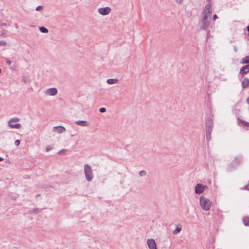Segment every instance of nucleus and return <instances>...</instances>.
<instances>
[{
  "label": "nucleus",
  "mask_w": 249,
  "mask_h": 249,
  "mask_svg": "<svg viewBox=\"0 0 249 249\" xmlns=\"http://www.w3.org/2000/svg\"><path fill=\"white\" fill-rule=\"evenodd\" d=\"M212 12V8L211 4H206L203 11V17L201 21L200 22V27L201 29L206 30L209 27Z\"/></svg>",
  "instance_id": "1"
},
{
  "label": "nucleus",
  "mask_w": 249,
  "mask_h": 249,
  "mask_svg": "<svg viewBox=\"0 0 249 249\" xmlns=\"http://www.w3.org/2000/svg\"><path fill=\"white\" fill-rule=\"evenodd\" d=\"M84 173L86 180L88 182L91 181L94 178V175L92 168L89 164H84Z\"/></svg>",
  "instance_id": "2"
},
{
  "label": "nucleus",
  "mask_w": 249,
  "mask_h": 249,
  "mask_svg": "<svg viewBox=\"0 0 249 249\" xmlns=\"http://www.w3.org/2000/svg\"><path fill=\"white\" fill-rule=\"evenodd\" d=\"M199 204L202 210L207 211L211 208L212 202L209 199L204 196H201L199 199Z\"/></svg>",
  "instance_id": "3"
},
{
  "label": "nucleus",
  "mask_w": 249,
  "mask_h": 249,
  "mask_svg": "<svg viewBox=\"0 0 249 249\" xmlns=\"http://www.w3.org/2000/svg\"><path fill=\"white\" fill-rule=\"evenodd\" d=\"M20 121L19 118L18 117H14L11 118L8 122V125L11 128L19 129L21 127L20 124H13V123H17Z\"/></svg>",
  "instance_id": "4"
},
{
  "label": "nucleus",
  "mask_w": 249,
  "mask_h": 249,
  "mask_svg": "<svg viewBox=\"0 0 249 249\" xmlns=\"http://www.w3.org/2000/svg\"><path fill=\"white\" fill-rule=\"evenodd\" d=\"M206 189L207 186L202 184L198 183L195 186V193L196 194L202 193Z\"/></svg>",
  "instance_id": "5"
},
{
  "label": "nucleus",
  "mask_w": 249,
  "mask_h": 249,
  "mask_svg": "<svg viewBox=\"0 0 249 249\" xmlns=\"http://www.w3.org/2000/svg\"><path fill=\"white\" fill-rule=\"evenodd\" d=\"M111 9L109 7L99 8L98 9V13L102 16H107L111 12Z\"/></svg>",
  "instance_id": "6"
},
{
  "label": "nucleus",
  "mask_w": 249,
  "mask_h": 249,
  "mask_svg": "<svg viewBox=\"0 0 249 249\" xmlns=\"http://www.w3.org/2000/svg\"><path fill=\"white\" fill-rule=\"evenodd\" d=\"M58 90L55 88H51L45 91V94L48 96H55L57 94Z\"/></svg>",
  "instance_id": "7"
},
{
  "label": "nucleus",
  "mask_w": 249,
  "mask_h": 249,
  "mask_svg": "<svg viewBox=\"0 0 249 249\" xmlns=\"http://www.w3.org/2000/svg\"><path fill=\"white\" fill-rule=\"evenodd\" d=\"M147 244L149 249H157L156 243L153 239H148L147 240Z\"/></svg>",
  "instance_id": "8"
},
{
  "label": "nucleus",
  "mask_w": 249,
  "mask_h": 249,
  "mask_svg": "<svg viewBox=\"0 0 249 249\" xmlns=\"http://www.w3.org/2000/svg\"><path fill=\"white\" fill-rule=\"evenodd\" d=\"M53 131L58 134H61L64 132L66 131V129L64 126H57L53 127Z\"/></svg>",
  "instance_id": "9"
},
{
  "label": "nucleus",
  "mask_w": 249,
  "mask_h": 249,
  "mask_svg": "<svg viewBox=\"0 0 249 249\" xmlns=\"http://www.w3.org/2000/svg\"><path fill=\"white\" fill-rule=\"evenodd\" d=\"M249 72V64L246 65L243 67L240 71V73L241 74H245Z\"/></svg>",
  "instance_id": "10"
},
{
  "label": "nucleus",
  "mask_w": 249,
  "mask_h": 249,
  "mask_svg": "<svg viewBox=\"0 0 249 249\" xmlns=\"http://www.w3.org/2000/svg\"><path fill=\"white\" fill-rule=\"evenodd\" d=\"M75 124L81 126H88L89 125V123L86 121H76Z\"/></svg>",
  "instance_id": "11"
},
{
  "label": "nucleus",
  "mask_w": 249,
  "mask_h": 249,
  "mask_svg": "<svg viewBox=\"0 0 249 249\" xmlns=\"http://www.w3.org/2000/svg\"><path fill=\"white\" fill-rule=\"evenodd\" d=\"M206 127H213V121L212 119L208 118L206 121Z\"/></svg>",
  "instance_id": "12"
},
{
  "label": "nucleus",
  "mask_w": 249,
  "mask_h": 249,
  "mask_svg": "<svg viewBox=\"0 0 249 249\" xmlns=\"http://www.w3.org/2000/svg\"><path fill=\"white\" fill-rule=\"evenodd\" d=\"M243 88H248L249 86V79L245 78L242 82Z\"/></svg>",
  "instance_id": "13"
},
{
  "label": "nucleus",
  "mask_w": 249,
  "mask_h": 249,
  "mask_svg": "<svg viewBox=\"0 0 249 249\" xmlns=\"http://www.w3.org/2000/svg\"><path fill=\"white\" fill-rule=\"evenodd\" d=\"M118 79L116 78H109L108 79L107 81V84L109 85L115 84L118 82Z\"/></svg>",
  "instance_id": "14"
},
{
  "label": "nucleus",
  "mask_w": 249,
  "mask_h": 249,
  "mask_svg": "<svg viewBox=\"0 0 249 249\" xmlns=\"http://www.w3.org/2000/svg\"><path fill=\"white\" fill-rule=\"evenodd\" d=\"M182 227L181 225H178L177 228L173 231V233L175 235L178 233L181 230Z\"/></svg>",
  "instance_id": "15"
},
{
  "label": "nucleus",
  "mask_w": 249,
  "mask_h": 249,
  "mask_svg": "<svg viewBox=\"0 0 249 249\" xmlns=\"http://www.w3.org/2000/svg\"><path fill=\"white\" fill-rule=\"evenodd\" d=\"M243 223L245 226H249V217H245L243 219Z\"/></svg>",
  "instance_id": "16"
},
{
  "label": "nucleus",
  "mask_w": 249,
  "mask_h": 249,
  "mask_svg": "<svg viewBox=\"0 0 249 249\" xmlns=\"http://www.w3.org/2000/svg\"><path fill=\"white\" fill-rule=\"evenodd\" d=\"M22 81L25 83L29 82L30 78L28 76H23L22 77Z\"/></svg>",
  "instance_id": "17"
},
{
  "label": "nucleus",
  "mask_w": 249,
  "mask_h": 249,
  "mask_svg": "<svg viewBox=\"0 0 249 249\" xmlns=\"http://www.w3.org/2000/svg\"><path fill=\"white\" fill-rule=\"evenodd\" d=\"M242 63L243 64H249V56H247L244 57L242 60Z\"/></svg>",
  "instance_id": "18"
},
{
  "label": "nucleus",
  "mask_w": 249,
  "mask_h": 249,
  "mask_svg": "<svg viewBox=\"0 0 249 249\" xmlns=\"http://www.w3.org/2000/svg\"><path fill=\"white\" fill-rule=\"evenodd\" d=\"M242 158L241 156H238L235 158L234 162L237 163H239L242 161Z\"/></svg>",
  "instance_id": "19"
},
{
  "label": "nucleus",
  "mask_w": 249,
  "mask_h": 249,
  "mask_svg": "<svg viewBox=\"0 0 249 249\" xmlns=\"http://www.w3.org/2000/svg\"><path fill=\"white\" fill-rule=\"evenodd\" d=\"M39 29L41 32L43 33H47L48 32V30L44 27H40Z\"/></svg>",
  "instance_id": "20"
},
{
  "label": "nucleus",
  "mask_w": 249,
  "mask_h": 249,
  "mask_svg": "<svg viewBox=\"0 0 249 249\" xmlns=\"http://www.w3.org/2000/svg\"><path fill=\"white\" fill-rule=\"evenodd\" d=\"M238 123H241L245 126H248L249 125V123L245 122L244 121H242L239 119H238Z\"/></svg>",
  "instance_id": "21"
},
{
  "label": "nucleus",
  "mask_w": 249,
  "mask_h": 249,
  "mask_svg": "<svg viewBox=\"0 0 249 249\" xmlns=\"http://www.w3.org/2000/svg\"><path fill=\"white\" fill-rule=\"evenodd\" d=\"M140 176L143 177L145 176L146 174V172L144 170H141L139 173Z\"/></svg>",
  "instance_id": "22"
},
{
  "label": "nucleus",
  "mask_w": 249,
  "mask_h": 249,
  "mask_svg": "<svg viewBox=\"0 0 249 249\" xmlns=\"http://www.w3.org/2000/svg\"><path fill=\"white\" fill-rule=\"evenodd\" d=\"M213 128L212 127H206V133H210L211 134Z\"/></svg>",
  "instance_id": "23"
},
{
  "label": "nucleus",
  "mask_w": 249,
  "mask_h": 249,
  "mask_svg": "<svg viewBox=\"0 0 249 249\" xmlns=\"http://www.w3.org/2000/svg\"><path fill=\"white\" fill-rule=\"evenodd\" d=\"M211 135L210 133H206V140L208 142L210 141L211 139Z\"/></svg>",
  "instance_id": "24"
},
{
  "label": "nucleus",
  "mask_w": 249,
  "mask_h": 249,
  "mask_svg": "<svg viewBox=\"0 0 249 249\" xmlns=\"http://www.w3.org/2000/svg\"><path fill=\"white\" fill-rule=\"evenodd\" d=\"M53 149V147L51 145H48L46 148V151L48 152Z\"/></svg>",
  "instance_id": "25"
},
{
  "label": "nucleus",
  "mask_w": 249,
  "mask_h": 249,
  "mask_svg": "<svg viewBox=\"0 0 249 249\" xmlns=\"http://www.w3.org/2000/svg\"><path fill=\"white\" fill-rule=\"evenodd\" d=\"M7 44L6 42L5 41H0V46H6Z\"/></svg>",
  "instance_id": "26"
},
{
  "label": "nucleus",
  "mask_w": 249,
  "mask_h": 249,
  "mask_svg": "<svg viewBox=\"0 0 249 249\" xmlns=\"http://www.w3.org/2000/svg\"><path fill=\"white\" fill-rule=\"evenodd\" d=\"M99 111L101 113H104L106 111V109L105 107H102L99 109Z\"/></svg>",
  "instance_id": "27"
},
{
  "label": "nucleus",
  "mask_w": 249,
  "mask_h": 249,
  "mask_svg": "<svg viewBox=\"0 0 249 249\" xmlns=\"http://www.w3.org/2000/svg\"><path fill=\"white\" fill-rule=\"evenodd\" d=\"M20 143V141L18 140H17L15 141V144L16 146H18Z\"/></svg>",
  "instance_id": "28"
},
{
  "label": "nucleus",
  "mask_w": 249,
  "mask_h": 249,
  "mask_svg": "<svg viewBox=\"0 0 249 249\" xmlns=\"http://www.w3.org/2000/svg\"><path fill=\"white\" fill-rule=\"evenodd\" d=\"M66 151V149H62L58 152V154H63L64 153H65Z\"/></svg>",
  "instance_id": "29"
},
{
  "label": "nucleus",
  "mask_w": 249,
  "mask_h": 249,
  "mask_svg": "<svg viewBox=\"0 0 249 249\" xmlns=\"http://www.w3.org/2000/svg\"><path fill=\"white\" fill-rule=\"evenodd\" d=\"M42 9V6H38L36 8V11H40Z\"/></svg>",
  "instance_id": "30"
},
{
  "label": "nucleus",
  "mask_w": 249,
  "mask_h": 249,
  "mask_svg": "<svg viewBox=\"0 0 249 249\" xmlns=\"http://www.w3.org/2000/svg\"><path fill=\"white\" fill-rule=\"evenodd\" d=\"M6 63L9 65H10L11 64V61L9 59H6Z\"/></svg>",
  "instance_id": "31"
},
{
  "label": "nucleus",
  "mask_w": 249,
  "mask_h": 249,
  "mask_svg": "<svg viewBox=\"0 0 249 249\" xmlns=\"http://www.w3.org/2000/svg\"><path fill=\"white\" fill-rule=\"evenodd\" d=\"M183 0H176V2L179 4H180Z\"/></svg>",
  "instance_id": "32"
},
{
  "label": "nucleus",
  "mask_w": 249,
  "mask_h": 249,
  "mask_svg": "<svg viewBox=\"0 0 249 249\" xmlns=\"http://www.w3.org/2000/svg\"><path fill=\"white\" fill-rule=\"evenodd\" d=\"M213 18L214 20H215L216 18H217V17L216 15H214L213 16Z\"/></svg>",
  "instance_id": "33"
},
{
  "label": "nucleus",
  "mask_w": 249,
  "mask_h": 249,
  "mask_svg": "<svg viewBox=\"0 0 249 249\" xmlns=\"http://www.w3.org/2000/svg\"><path fill=\"white\" fill-rule=\"evenodd\" d=\"M233 49L235 52H236L237 51V48H236V46H234Z\"/></svg>",
  "instance_id": "34"
},
{
  "label": "nucleus",
  "mask_w": 249,
  "mask_h": 249,
  "mask_svg": "<svg viewBox=\"0 0 249 249\" xmlns=\"http://www.w3.org/2000/svg\"><path fill=\"white\" fill-rule=\"evenodd\" d=\"M247 103L249 104V97L247 99Z\"/></svg>",
  "instance_id": "35"
},
{
  "label": "nucleus",
  "mask_w": 249,
  "mask_h": 249,
  "mask_svg": "<svg viewBox=\"0 0 249 249\" xmlns=\"http://www.w3.org/2000/svg\"><path fill=\"white\" fill-rule=\"evenodd\" d=\"M3 160V159L2 158L0 157V161H2Z\"/></svg>",
  "instance_id": "36"
},
{
  "label": "nucleus",
  "mask_w": 249,
  "mask_h": 249,
  "mask_svg": "<svg viewBox=\"0 0 249 249\" xmlns=\"http://www.w3.org/2000/svg\"><path fill=\"white\" fill-rule=\"evenodd\" d=\"M1 25L6 26V23H2V24H1Z\"/></svg>",
  "instance_id": "37"
},
{
  "label": "nucleus",
  "mask_w": 249,
  "mask_h": 249,
  "mask_svg": "<svg viewBox=\"0 0 249 249\" xmlns=\"http://www.w3.org/2000/svg\"><path fill=\"white\" fill-rule=\"evenodd\" d=\"M1 69L0 68V73H1Z\"/></svg>",
  "instance_id": "38"
}]
</instances>
